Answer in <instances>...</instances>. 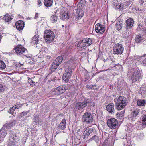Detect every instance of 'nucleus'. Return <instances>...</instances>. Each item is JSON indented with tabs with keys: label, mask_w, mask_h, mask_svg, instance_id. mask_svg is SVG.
Segmentation results:
<instances>
[{
	"label": "nucleus",
	"mask_w": 146,
	"mask_h": 146,
	"mask_svg": "<svg viewBox=\"0 0 146 146\" xmlns=\"http://www.w3.org/2000/svg\"><path fill=\"white\" fill-rule=\"evenodd\" d=\"M116 109L118 110L124 108L128 103L126 98L123 96H120L117 98H115L114 99Z\"/></svg>",
	"instance_id": "1"
},
{
	"label": "nucleus",
	"mask_w": 146,
	"mask_h": 146,
	"mask_svg": "<svg viewBox=\"0 0 146 146\" xmlns=\"http://www.w3.org/2000/svg\"><path fill=\"white\" fill-rule=\"evenodd\" d=\"M95 106L94 103L91 101L90 99H85L82 102H79L76 103L75 108L78 110H80L87 106L89 107H93Z\"/></svg>",
	"instance_id": "2"
},
{
	"label": "nucleus",
	"mask_w": 146,
	"mask_h": 146,
	"mask_svg": "<svg viewBox=\"0 0 146 146\" xmlns=\"http://www.w3.org/2000/svg\"><path fill=\"white\" fill-rule=\"evenodd\" d=\"M92 43V40L91 38H85L83 39L80 41L77 44L79 49L82 50L85 49L87 47L90 45Z\"/></svg>",
	"instance_id": "3"
},
{
	"label": "nucleus",
	"mask_w": 146,
	"mask_h": 146,
	"mask_svg": "<svg viewBox=\"0 0 146 146\" xmlns=\"http://www.w3.org/2000/svg\"><path fill=\"white\" fill-rule=\"evenodd\" d=\"M9 134V135L8 146H14L16 143L18 141L19 138L12 131H10Z\"/></svg>",
	"instance_id": "4"
},
{
	"label": "nucleus",
	"mask_w": 146,
	"mask_h": 146,
	"mask_svg": "<svg viewBox=\"0 0 146 146\" xmlns=\"http://www.w3.org/2000/svg\"><path fill=\"white\" fill-rule=\"evenodd\" d=\"M15 50L16 53L18 55L23 54L27 58H30L31 57V56L25 54L27 52V50L21 45H17L15 48Z\"/></svg>",
	"instance_id": "5"
},
{
	"label": "nucleus",
	"mask_w": 146,
	"mask_h": 146,
	"mask_svg": "<svg viewBox=\"0 0 146 146\" xmlns=\"http://www.w3.org/2000/svg\"><path fill=\"white\" fill-rule=\"evenodd\" d=\"M63 60V57L61 56H58L54 60L52 63L50 69L52 72H54L57 68L59 65Z\"/></svg>",
	"instance_id": "6"
},
{
	"label": "nucleus",
	"mask_w": 146,
	"mask_h": 146,
	"mask_svg": "<svg viewBox=\"0 0 146 146\" xmlns=\"http://www.w3.org/2000/svg\"><path fill=\"white\" fill-rule=\"evenodd\" d=\"M107 124L108 127L111 129H116L118 125V120L115 118H111L107 120Z\"/></svg>",
	"instance_id": "7"
},
{
	"label": "nucleus",
	"mask_w": 146,
	"mask_h": 146,
	"mask_svg": "<svg viewBox=\"0 0 146 146\" xmlns=\"http://www.w3.org/2000/svg\"><path fill=\"white\" fill-rule=\"evenodd\" d=\"M93 116L91 114L88 112H85L83 115L82 119V121L88 124L92 123Z\"/></svg>",
	"instance_id": "8"
},
{
	"label": "nucleus",
	"mask_w": 146,
	"mask_h": 146,
	"mask_svg": "<svg viewBox=\"0 0 146 146\" xmlns=\"http://www.w3.org/2000/svg\"><path fill=\"white\" fill-rule=\"evenodd\" d=\"M44 38L48 42H51L54 38V32L50 30H46L44 32Z\"/></svg>",
	"instance_id": "9"
},
{
	"label": "nucleus",
	"mask_w": 146,
	"mask_h": 146,
	"mask_svg": "<svg viewBox=\"0 0 146 146\" xmlns=\"http://www.w3.org/2000/svg\"><path fill=\"white\" fill-rule=\"evenodd\" d=\"M124 50L123 46L121 44L117 43L115 45L113 48V52L114 54H121Z\"/></svg>",
	"instance_id": "10"
},
{
	"label": "nucleus",
	"mask_w": 146,
	"mask_h": 146,
	"mask_svg": "<svg viewBox=\"0 0 146 146\" xmlns=\"http://www.w3.org/2000/svg\"><path fill=\"white\" fill-rule=\"evenodd\" d=\"M70 87L68 85H64L56 88L54 89V92L56 94H62L64 93L66 90L70 89Z\"/></svg>",
	"instance_id": "11"
},
{
	"label": "nucleus",
	"mask_w": 146,
	"mask_h": 146,
	"mask_svg": "<svg viewBox=\"0 0 146 146\" xmlns=\"http://www.w3.org/2000/svg\"><path fill=\"white\" fill-rule=\"evenodd\" d=\"M72 69L69 67L66 69L62 76V79L66 82H68L70 78Z\"/></svg>",
	"instance_id": "12"
},
{
	"label": "nucleus",
	"mask_w": 146,
	"mask_h": 146,
	"mask_svg": "<svg viewBox=\"0 0 146 146\" xmlns=\"http://www.w3.org/2000/svg\"><path fill=\"white\" fill-rule=\"evenodd\" d=\"M142 78V76L140 72L137 71L134 73L131 78V80L133 82L140 81Z\"/></svg>",
	"instance_id": "13"
},
{
	"label": "nucleus",
	"mask_w": 146,
	"mask_h": 146,
	"mask_svg": "<svg viewBox=\"0 0 146 146\" xmlns=\"http://www.w3.org/2000/svg\"><path fill=\"white\" fill-rule=\"evenodd\" d=\"M96 32L98 33L103 34L105 31V27L99 23L97 24L95 26Z\"/></svg>",
	"instance_id": "14"
},
{
	"label": "nucleus",
	"mask_w": 146,
	"mask_h": 146,
	"mask_svg": "<svg viewBox=\"0 0 146 146\" xmlns=\"http://www.w3.org/2000/svg\"><path fill=\"white\" fill-rule=\"evenodd\" d=\"M139 112L137 110H135L132 112V113L128 116V119L130 121H134L138 117Z\"/></svg>",
	"instance_id": "15"
},
{
	"label": "nucleus",
	"mask_w": 146,
	"mask_h": 146,
	"mask_svg": "<svg viewBox=\"0 0 146 146\" xmlns=\"http://www.w3.org/2000/svg\"><path fill=\"white\" fill-rule=\"evenodd\" d=\"M114 104L112 103H110L107 106L106 110L109 113L113 114L114 113Z\"/></svg>",
	"instance_id": "16"
},
{
	"label": "nucleus",
	"mask_w": 146,
	"mask_h": 146,
	"mask_svg": "<svg viewBox=\"0 0 146 146\" xmlns=\"http://www.w3.org/2000/svg\"><path fill=\"white\" fill-rule=\"evenodd\" d=\"M15 26L17 29L20 31L23 28L24 26V23L23 21L19 20L17 21L15 23Z\"/></svg>",
	"instance_id": "17"
},
{
	"label": "nucleus",
	"mask_w": 146,
	"mask_h": 146,
	"mask_svg": "<svg viewBox=\"0 0 146 146\" xmlns=\"http://www.w3.org/2000/svg\"><path fill=\"white\" fill-rule=\"evenodd\" d=\"M126 23L125 28L131 29L134 24L133 20L131 18H130L126 21Z\"/></svg>",
	"instance_id": "18"
},
{
	"label": "nucleus",
	"mask_w": 146,
	"mask_h": 146,
	"mask_svg": "<svg viewBox=\"0 0 146 146\" xmlns=\"http://www.w3.org/2000/svg\"><path fill=\"white\" fill-rule=\"evenodd\" d=\"M7 129H8L3 125L0 130V136L4 138L7 134Z\"/></svg>",
	"instance_id": "19"
},
{
	"label": "nucleus",
	"mask_w": 146,
	"mask_h": 146,
	"mask_svg": "<svg viewBox=\"0 0 146 146\" xmlns=\"http://www.w3.org/2000/svg\"><path fill=\"white\" fill-rule=\"evenodd\" d=\"M66 120L65 119H63L58 126V128L60 129L64 130L66 128Z\"/></svg>",
	"instance_id": "20"
},
{
	"label": "nucleus",
	"mask_w": 146,
	"mask_h": 146,
	"mask_svg": "<svg viewBox=\"0 0 146 146\" xmlns=\"http://www.w3.org/2000/svg\"><path fill=\"white\" fill-rule=\"evenodd\" d=\"M53 3V0H44V4L45 6L48 9L51 7Z\"/></svg>",
	"instance_id": "21"
},
{
	"label": "nucleus",
	"mask_w": 146,
	"mask_h": 146,
	"mask_svg": "<svg viewBox=\"0 0 146 146\" xmlns=\"http://www.w3.org/2000/svg\"><path fill=\"white\" fill-rule=\"evenodd\" d=\"M16 121L15 120L11 121L9 123L5 124L4 125L8 129L14 125L16 123Z\"/></svg>",
	"instance_id": "22"
},
{
	"label": "nucleus",
	"mask_w": 146,
	"mask_h": 146,
	"mask_svg": "<svg viewBox=\"0 0 146 146\" xmlns=\"http://www.w3.org/2000/svg\"><path fill=\"white\" fill-rule=\"evenodd\" d=\"M13 16L11 14H7L4 16L3 19L5 22H8L11 21L13 18Z\"/></svg>",
	"instance_id": "23"
},
{
	"label": "nucleus",
	"mask_w": 146,
	"mask_h": 146,
	"mask_svg": "<svg viewBox=\"0 0 146 146\" xmlns=\"http://www.w3.org/2000/svg\"><path fill=\"white\" fill-rule=\"evenodd\" d=\"M76 14L77 16L76 17V19H80L84 15L83 11L80 9H77Z\"/></svg>",
	"instance_id": "24"
},
{
	"label": "nucleus",
	"mask_w": 146,
	"mask_h": 146,
	"mask_svg": "<svg viewBox=\"0 0 146 146\" xmlns=\"http://www.w3.org/2000/svg\"><path fill=\"white\" fill-rule=\"evenodd\" d=\"M60 15L59 17L64 21L65 20L68 19L69 18L68 13H67L64 12V13H62L61 12L60 13Z\"/></svg>",
	"instance_id": "25"
},
{
	"label": "nucleus",
	"mask_w": 146,
	"mask_h": 146,
	"mask_svg": "<svg viewBox=\"0 0 146 146\" xmlns=\"http://www.w3.org/2000/svg\"><path fill=\"white\" fill-rule=\"evenodd\" d=\"M38 39L36 36H34L32 39L31 42V44L35 45L38 43Z\"/></svg>",
	"instance_id": "26"
},
{
	"label": "nucleus",
	"mask_w": 146,
	"mask_h": 146,
	"mask_svg": "<svg viewBox=\"0 0 146 146\" xmlns=\"http://www.w3.org/2000/svg\"><path fill=\"white\" fill-rule=\"evenodd\" d=\"M125 5L123 3H118L116 5L115 7V9L121 10H122L124 7H125Z\"/></svg>",
	"instance_id": "27"
},
{
	"label": "nucleus",
	"mask_w": 146,
	"mask_h": 146,
	"mask_svg": "<svg viewBox=\"0 0 146 146\" xmlns=\"http://www.w3.org/2000/svg\"><path fill=\"white\" fill-rule=\"evenodd\" d=\"M58 20V17L56 15H53L51 16L50 20L53 23H55Z\"/></svg>",
	"instance_id": "28"
},
{
	"label": "nucleus",
	"mask_w": 146,
	"mask_h": 146,
	"mask_svg": "<svg viewBox=\"0 0 146 146\" xmlns=\"http://www.w3.org/2000/svg\"><path fill=\"white\" fill-rule=\"evenodd\" d=\"M126 29V32L125 34V38H128V37H129L130 35L132 33V31H131V29H129L127 28H125Z\"/></svg>",
	"instance_id": "29"
},
{
	"label": "nucleus",
	"mask_w": 146,
	"mask_h": 146,
	"mask_svg": "<svg viewBox=\"0 0 146 146\" xmlns=\"http://www.w3.org/2000/svg\"><path fill=\"white\" fill-rule=\"evenodd\" d=\"M137 104L139 106H142L146 104V102L144 100H138Z\"/></svg>",
	"instance_id": "30"
},
{
	"label": "nucleus",
	"mask_w": 146,
	"mask_h": 146,
	"mask_svg": "<svg viewBox=\"0 0 146 146\" xmlns=\"http://www.w3.org/2000/svg\"><path fill=\"white\" fill-rule=\"evenodd\" d=\"M92 140H94L96 142H98L99 140V138L98 136L95 135L90 139L88 141H90Z\"/></svg>",
	"instance_id": "31"
},
{
	"label": "nucleus",
	"mask_w": 146,
	"mask_h": 146,
	"mask_svg": "<svg viewBox=\"0 0 146 146\" xmlns=\"http://www.w3.org/2000/svg\"><path fill=\"white\" fill-rule=\"evenodd\" d=\"M6 66L4 62L0 60V69H4L5 68Z\"/></svg>",
	"instance_id": "32"
},
{
	"label": "nucleus",
	"mask_w": 146,
	"mask_h": 146,
	"mask_svg": "<svg viewBox=\"0 0 146 146\" xmlns=\"http://www.w3.org/2000/svg\"><path fill=\"white\" fill-rule=\"evenodd\" d=\"M135 42L136 43H139L141 42L142 40L141 37V35H138L135 37Z\"/></svg>",
	"instance_id": "33"
},
{
	"label": "nucleus",
	"mask_w": 146,
	"mask_h": 146,
	"mask_svg": "<svg viewBox=\"0 0 146 146\" xmlns=\"http://www.w3.org/2000/svg\"><path fill=\"white\" fill-rule=\"evenodd\" d=\"M90 135H89L88 133H87V132L85 130L83 134V138L84 139H86L88 138V137Z\"/></svg>",
	"instance_id": "34"
},
{
	"label": "nucleus",
	"mask_w": 146,
	"mask_h": 146,
	"mask_svg": "<svg viewBox=\"0 0 146 146\" xmlns=\"http://www.w3.org/2000/svg\"><path fill=\"white\" fill-rule=\"evenodd\" d=\"M115 27L117 29L118 31L121 30L122 28V26L120 24L119 22L116 23Z\"/></svg>",
	"instance_id": "35"
},
{
	"label": "nucleus",
	"mask_w": 146,
	"mask_h": 146,
	"mask_svg": "<svg viewBox=\"0 0 146 146\" xmlns=\"http://www.w3.org/2000/svg\"><path fill=\"white\" fill-rule=\"evenodd\" d=\"M14 106H13L10 109L9 112L10 114L12 113V115H13L14 116H15V113H14V112L15 111V109L14 108Z\"/></svg>",
	"instance_id": "36"
},
{
	"label": "nucleus",
	"mask_w": 146,
	"mask_h": 146,
	"mask_svg": "<svg viewBox=\"0 0 146 146\" xmlns=\"http://www.w3.org/2000/svg\"><path fill=\"white\" fill-rule=\"evenodd\" d=\"M87 132V133L89 135H90V134L92 133V132L94 131V129L93 128H87L85 130Z\"/></svg>",
	"instance_id": "37"
},
{
	"label": "nucleus",
	"mask_w": 146,
	"mask_h": 146,
	"mask_svg": "<svg viewBox=\"0 0 146 146\" xmlns=\"http://www.w3.org/2000/svg\"><path fill=\"white\" fill-rule=\"evenodd\" d=\"M135 9L137 11H141L144 9L143 6L142 7H140V8L139 7H135Z\"/></svg>",
	"instance_id": "38"
},
{
	"label": "nucleus",
	"mask_w": 146,
	"mask_h": 146,
	"mask_svg": "<svg viewBox=\"0 0 146 146\" xmlns=\"http://www.w3.org/2000/svg\"><path fill=\"white\" fill-rule=\"evenodd\" d=\"M124 113L123 112H118L116 114L117 117H119V118L123 117L124 116Z\"/></svg>",
	"instance_id": "39"
},
{
	"label": "nucleus",
	"mask_w": 146,
	"mask_h": 146,
	"mask_svg": "<svg viewBox=\"0 0 146 146\" xmlns=\"http://www.w3.org/2000/svg\"><path fill=\"white\" fill-rule=\"evenodd\" d=\"M94 85H88L87 84L86 86V88L89 89H93L94 90L96 88H95L94 87Z\"/></svg>",
	"instance_id": "40"
},
{
	"label": "nucleus",
	"mask_w": 146,
	"mask_h": 146,
	"mask_svg": "<svg viewBox=\"0 0 146 146\" xmlns=\"http://www.w3.org/2000/svg\"><path fill=\"white\" fill-rule=\"evenodd\" d=\"M23 106V104H17L16 105H15L13 106H14V109H18L19 108H20L21 107Z\"/></svg>",
	"instance_id": "41"
},
{
	"label": "nucleus",
	"mask_w": 146,
	"mask_h": 146,
	"mask_svg": "<svg viewBox=\"0 0 146 146\" xmlns=\"http://www.w3.org/2000/svg\"><path fill=\"white\" fill-rule=\"evenodd\" d=\"M142 119V124L145 125H146V115H144Z\"/></svg>",
	"instance_id": "42"
},
{
	"label": "nucleus",
	"mask_w": 146,
	"mask_h": 146,
	"mask_svg": "<svg viewBox=\"0 0 146 146\" xmlns=\"http://www.w3.org/2000/svg\"><path fill=\"white\" fill-rule=\"evenodd\" d=\"M29 111H23L21 113L20 115V117H22L23 116L26 115L27 114L29 113Z\"/></svg>",
	"instance_id": "43"
},
{
	"label": "nucleus",
	"mask_w": 146,
	"mask_h": 146,
	"mask_svg": "<svg viewBox=\"0 0 146 146\" xmlns=\"http://www.w3.org/2000/svg\"><path fill=\"white\" fill-rule=\"evenodd\" d=\"M57 8H54V9L56 11L54 12L55 14L54 15H56V16H57L58 13H60V9H57L56 10Z\"/></svg>",
	"instance_id": "44"
},
{
	"label": "nucleus",
	"mask_w": 146,
	"mask_h": 146,
	"mask_svg": "<svg viewBox=\"0 0 146 146\" xmlns=\"http://www.w3.org/2000/svg\"><path fill=\"white\" fill-rule=\"evenodd\" d=\"M138 135L139 138L141 139L143 138L144 136L143 133L142 132L140 133L139 134H138Z\"/></svg>",
	"instance_id": "45"
},
{
	"label": "nucleus",
	"mask_w": 146,
	"mask_h": 146,
	"mask_svg": "<svg viewBox=\"0 0 146 146\" xmlns=\"http://www.w3.org/2000/svg\"><path fill=\"white\" fill-rule=\"evenodd\" d=\"M145 1V0H139V5L141 6V5L144 3Z\"/></svg>",
	"instance_id": "46"
},
{
	"label": "nucleus",
	"mask_w": 146,
	"mask_h": 146,
	"mask_svg": "<svg viewBox=\"0 0 146 146\" xmlns=\"http://www.w3.org/2000/svg\"><path fill=\"white\" fill-rule=\"evenodd\" d=\"M4 88L3 85L1 84H0V92L4 91Z\"/></svg>",
	"instance_id": "47"
},
{
	"label": "nucleus",
	"mask_w": 146,
	"mask_h": 146,
	"mask_svg": "<svg viewBox=\"0 0 146 146\" xmlns=\"http://www.w3.org/2000/svg\"><path fill=\"white\" fill-rule=\"evenodd\" d=\"M37 2L38 5L39 7L41 6L42 4V3L41 0H38Z\"/></svg>",
	"instance_id": "48"
},
{
	"label": "nucleus",
	"mask_w": 146,
	"mask_h": 146,
	"mask_svg": "<svg viewBox=\"0 0 146 146\" xmlns=\"http://www.w3.org/2000/svg\"><path fill=\"white\" fill-rule=\"evenodd\" d=\"M31 81V83H30V85L31 86H33L34 85H35V82L33 81L32 80L30 79Z\"/></svg>",
	"instance_id": "49"
},
{
	"label": "nucleus",
	"mask_w": 146,
	"mask_h": 146,
	"mask_svg": "<svg viewBox=\"0 0 146 146\" xmlns=\"http://www.w3.org/2000/svg\"><path fill=\"white\" fill-rule=\"evenodd\" d=\"M142 63L144 66H146V58H145V59L143 60L142 62Z\"/></svg>",
	"instance_id": "50"
},
{
	"label": "nucleus",
	"mask_w": 146,
	"mask_h": 146,
	"mask_svg": "<svg viewBox=\"0 0 146 146\" xmlns=\"http://www.w3.org/2000/svg\"><path fill=\"white\" fill-rule=\"evenodd\" d=\"M83 4L82 3H81V2H79L78 3L77 5L78 7H80V6L81 5L82 7V5H83Z\"/></svg>",
	"instance_id": "51"
},
{
	"label": "nucleus",
	"mask_w": 146,
	"mask_h": 146,
	"mask_svg": "<svg viewBox=\"0 0 146 146\" xmlns=\"http://www.w3.org/2000/svg\"><path fill=\"white\" fill-rule=\"evenodd\" d=\"M38 13H36L35 15V16L34 17V18L35 19H37L38 18Z\"/></svg>",
	"instance_id": "52"
},
{
	"label": "nucleus",
	"mask_w": 146,
	"mask_h": 146,
	"mask_svg": "<svg viewBox=\"0 0 146 146\" xmlns=\"http://www.w3.org/2000/svg\"><path fill=\"white\" fill-rule=\"evenodd\" d=\"M82 129L81 128L77 130V132H79L81 131H82Z\"/></svg>",
	"instance_id": "53"
},
{
	"label": "nucleus",
	"mask_w": 146,
	"mask_h": 146,
	"mask_svg": "<svg viewBox=\"0 0 146 146\" xmlns=\"http://www.w3.org/2000/svg\"><path fill=\"white\" fill-rule=\"evenodd\" d=\"M144 33L146 34V29L144 31Z\"/></svg>",
	"instance_id": "54"
},
{
	"label": "nucleus",
	"mask_w": 146,
	"mask_h": 146,
	"mask_svg": "<svg viewBox=\"0 0 146 146\" xmlns=\"http://www.w3.org/2000/svg\"><path fill=\"white\" fill-rule=\"evenodd\" d=\"M72 61H73L72 60H70V62H71V63H72Z\"/></svg>",
	"instance_id": "55"
},
{
	"label": "nucleus",
	"mask_w": 146,
	"mask_h": 146,
	"mask_svg": "<svg viewBox=\"0 0 146 146\" xmlns=\"http://www.w3.org/2000/svg\"><path fill=\"white\" fill-rule=\"evenodd\" d=\"M146 56V54H145V55H143V57H145Z\"/></svg>",
	"instance_id": "56"
},
{
	"label": "nucleus",
	"mask_w": 146,
	"mask_h": 146,
	"mask_svg": "<svg viewBox=\"0 0 146 146\" xmlns=\"http://www.w3.org/2000/svg\"><path fill=\"white\" fill-rule=\"evenodd\" d=\"M40 52H42V49H41L40 50Z\"/></svg>",
	"instance_id": "57"
},
{
	"label": "nucleus",
	"mask_w": 146,
	"mask_h": 146,
	"mask_svg": "<svg viewBox=\"0 0 146 146\" xmlns=\"http://www.w3.org/2000/svg\"><path fill=\"white\" fill-rule=\"evenodd\" d=\"M139 27V26H138V28H137V29H138Z\"/></svg>",
	"instance_id": "58"
},
{
	"label": "nucleus",
	"mask_w": 146,
	"mask_h": 146,
	"mask_svg": "<svg viewBox=\"0 0 146 146\" xmlns=\"http://www.w3.org/2000/svg\"><path fill=\"white\" fill-rule=\"evenodd\" d=\"M46 140H47V139L46 138Z\"/></svg>",
	"instance_id": "59"
}]
</instances>
